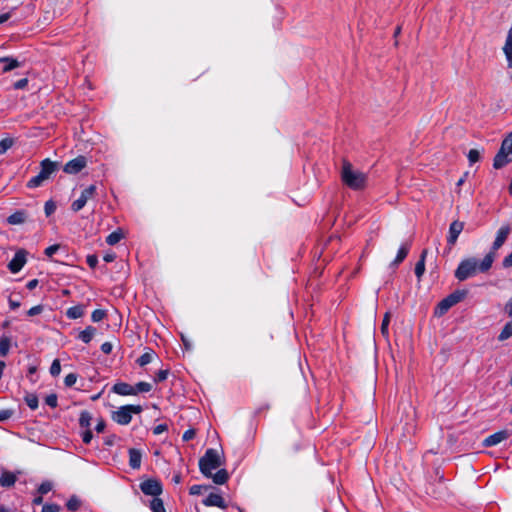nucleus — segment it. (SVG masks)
Here are the masks:
<instances>
[{"mask_svg": "<svg viewBox=\"0 0 512 512\" xmlns=\"http://www.w3.org/2000/svg\"><path fill=\"white\" fill-rule=\"evenodd\" d=\"M105 427H106V423L105 421L101 418L98 420L97 424H96V427H95V430L98 432V433H102L104 432L105 430Z\"/></svg>", "mask_w": 512, "mask_h": 512, "instance_id": "obj_57", "label": "nucleus"}, {"mask_svg": "<svg viewBox=\"0 0 512 512\" xmlns=\"http://www.w3.org/2000/svg\"><path fill=\"white\" fill-rule=\"evenodd\" d=\"M512 337V322H508L503 327L502 331L500 332L498 339L500 341H504Z\"/></svg>", "mask_w": 512, "mask_h": 512, "instance_id": "obj_30", "label": "nucleus"}, {"mask_svg": "<svg viewBox=\"0 0 512 512\" xmlns=\"http://www.w3.org/2000/svg\"><path fill=\"white\" fill-rule=\"evenodd\" d=\"M44 210H45V214L46 216H50L51 214H53L56 210V205L53 201L49 200L45 203V206H44Z\"/></svg>", "mask_w": 512, "mask_h": 512, "instance_id": "obj_45", "label": "nucleus"}, {"mask_svg": "<svg viewBox=\"0 0 512 512\" xmlns=\"http://www.w3.org/2000/svg\"><path fill=\"white\" fill-rule=\"evenodd\" d=\"M60 249V245L59 244H54V245H51L49 247H47L45 249V255L47 257H52L58 250Z\"/></svg>", "mask_w": 512, "mask_h": 512, "instance_id": "obj_46", "label": "nucleus"}, {"mask_svg": "<svg viewBox=\"0 0 512 512\" xmlns=\"http://www.w3.org/2000/svg\"><path fill=\"white\" fill-rule=\"evenodd\" d=\"M26 263V252L19 250L15 253L13 259L8 263V268L12 273H18Z\"/></svg>", "mask_w": 512, "mask_h": 512, "instance_id": "obj_12", "label": "nucleus"}, {"mask_svg": "<svg viewBox=\"0 0 512 512\" xmlns=\"http://www.w3.org/2000/svg\"><path fill=\"white\" fill-rule=\"evenodd\" d=\"M95 193H96V186L95 185L88 186L87 188H85L82 191L80 197L78 199H76L75 201H73V203L71 205V209L74 212L80 211L86 205L88 200H90L94 197Z\"/></svg>", "mask_w": 512, "mask_h": 512, "instance_id": "obj_8", "label": "nucleus"}, {"mask_svg": "<svg viewBox=\"0 0 512 512\" xmlns=\"http://www.w3.org/2000/svg\"><path fill=\"white\" fill-rule=\"evenodd\" d=\"M52 490V483L49 481L42 482L38 487V493L41 495L47 494Z\"/></svg>", "mask_w": 512, "mask_h": 512, "instance_id": "obj_39", "label": "nucleus"}, {"mask_svg": "<svg viewBox=\"0 0 512 512\" xmlns=\"http://www.w3.org/2000/svg\"><path fill=\"white\" fill-rule=\"evenodd\" d=\"M112 344L110 342H104L102 345H101V351L104 353V354H110L111 351H112Z\"/></svg>", "mask_w": 512, "mask_h": 512, "instance_id": "obj_56", "label": "nucleus"}, {"mask_svg": "<svg viewBox=\"0 0 512 512\" xmlns=\"http://www.w3.org/2000/svg\"><path fill=\"white\" fill-rule=\"evenodd\" d=\"M341 178L343 183L353 190L363 189L367 183L366 174L354 170L352 165L347 161L343 162Z\"/></svg>", "mask_w": 512, "mask_h": 512, "instance_id": "obj_2", "label": "nucleus"}, {"mask_svg": "<svg viewBox=\"0 0 512 512\" xmlns=\"http://www.w3.org/2000/svg\"><path fill=\"white\" fill-rule=\"evenodd\" d=\"M42 311H43V306L42 305H37V306H34V307L30 308L28 310L27 314L29 316H35V315L40 314Z\"/></svg>", "mask_w": 512, "mask_h": 512, "instance_id": "obj_53", "label": "nucleus"}, {"mask_svg": "<svg viewBox=\"0 0 512 512\" xmlns=\"http://www.w3.org/2000/svg\"><path fill=\"white\" fill-rule=\"evenodd\" d=\"M213 482L218 485H222L227 482L229 474L226 469H219L215 474L212 473Z\"/></svg>", "mask_w": 512, "mask_h": 512, "instance_id": "obj_24", "label": "nucleus"}, {"mask_svg": "<svg viewBox=\"0 0 512 512\" xmlns=\"http://www.w3.org/2000/svg\"><path fill=\"white\" fill-rule=\"evenodd\" d=\"M154 356H155V352L153 350H149V351L143 353L137 359V363H138L139 366L143 367V366L149 364L150 362H152Z\"/></svg>", "mask_w": 512, "mask_h": 512, "instance_id": "obj_26", "label": "nucleus"}, {"mask_svg": "<svg viewBox=\"0 0 512 512\" xmlns=\"http://www.w3.org/2000/svg\"><path fill=\"white\" fill-rule=\"evenodd\" d=\"M427 255V250H423L420 256L419 261L415 265V275L417 278H421L425 272V258Z\"/></svg>", "mask_w": 512, "mask_h": 512, "instance_id": "obj_25", "label": "nucleus"}, {"mask_svg": "<svg viewBox=\"0 0 512 512\" xmlns=\"http://www.w3.org/2000/svg\"><path fill=\"white\" fill-rule=\"evenodd\" d=\"M28 213L25 210H17L7 218L10 225H21L26 222Z\"/></svg>", "mask_w": 512, "mask_h": 512, "instance_id": "obj_17", "label": "nucleus"}, {"mask_svg": "<svg viewBox=\"0 0 512 512\" xmlns=\"http://www.w3.org/2000/svg\"><path fill=\"white\" fill-rule=\"evenodd\" d=\"M123 238V234L120 230L114 231L111 234H109L106 238V242L109 245H115L117 244L121 239Z\"/></svg>", "mask_w": 512, "mask_h": 512, "instance_id": "obj_32", "label": "nucleus"}, {"mask_svg": "<svg viewBox=\"0 0 512 512\" xmlns=\"http://www.w3.org/2000/svg\"><path fill=\"white\" fill-rule=\"evenodd\" d=\"M96 333V328L92 326L86 327L83 331H81L78 335V339L84 343H89Z\"/></svg>", "mask_w": 512, "mask_h": 512, "instance_id": "obj_23", "label": "nucleus"}, {"mask_svg": "<svg viewBox=\"0 0 512 512\" xmlns=\"http://www.w3.org/2000/svg\"><path fill=\"white\" fill-rule=\"evenodd\" d=\"M480 159V152L477 149H471L468 152V160L469 163L472 165L476 162H478Z\"/></svg>", "mask_w": 512, "mask_h": 512, "instance_id": "obj_40", "label": "nucleus"}, {"mask_svg": "<svg viewBox=\"0 0 512 512\" xmlns=\"http://www.w3.org/2000/svg\"><path fill=\"white\" fill-rule=\"evenodd\" d=\"M168 374H169L168 369L159 370L155 375V378H154L155 382H162V381L166 380L168 377Z\"/></svg>", "mask_w": 512, "mask_h": 512, "instance_id": "obj_43", "label": "nucleus"}, {"mask_svg": "<svg viewBox=\"0 0 512 512\" xmlns=\"http://www.w3.org/2000/svg\"><path fill=\"white\" fill-rule=\"evenodd\" d=\"M92 438H93V434H92L91 430L87 428V430L84 431L82 434V441L85 444H89L91 442Z\"/></svg>", "mask_w": 512, "mask_h": 512, "instance_id": "obj_52", "label": "nucleus"}, {"mask_svg": "<svg viewBox=\"0 0 512 512\" xmlns=\"http://www.w3.org/2000/svg\"><path fill=\"white\" fill-rule=\"evenodd\" d=\"M202 503L207 507L216 506L221 509L227 508L224 498L216 493H210L205 499H203Z\"/></svg>", "mask_w": 512, "mask_h": 512, "instance_id": "obj_15", "label": "nucleus"}, {"mask_svg": "<svg viewBox=\"0 0 512 512\" xmlns=\"http://www.w3.org/2000/svg\"><path fill=\"white\" fill-rule=\"evenodd\" d=\"M410 247H411L410 242H405L400 246V248L397 252L396 258L393 261L394 265L400 264L407 257Z\"/></svg>", "mask_w": 512, "mask_h": 512, "instance_id": "obj_20", "label": "nucleus"}, {"mask_svg": "<svg viewBox=\"0 0 512 512\" xmlns=\"http://www.w3.org/2000/svg\"><path fill=\"white\" fill-rule=\"evenodd\" d=\"M152 385L148 382H139L134 386L135 395L138 393H146L151 391Z\"/></svg>", "mask_w": 512, "mask_h": 512, "instance_id": "obj_34", "label": "nucleus"}, {"mask_svg": "<svg viewBox=\"0 0 512 512\" xmlns=\"http://www.w3.org/2000/svg\"><path fill=\"white\" fill-rule=\"evenodd\" d=\"M17 477L14 473L4 471L0 476V485L2 487H11L15 484Z\"/></svg>", "mask_w": 512, "mask_h": 512, "instance_id": "obj_21", "label": "nucleus"}, {"mask_svg": "<svg viewBox=\"0 0 512 512\" xmlns=\"http://www.w3.org/2000/svg\"><path fill=\"white\" fill-rule=\"evenodd\" d=\"M77 381V375L75 373H70L68 375H66L65 379H64V384L67 386V387H72Z\"/></svg>", "mask_w": 512, "mask_h": 512, "instance_id": "obj_44", "label": "nucleus"}, {"mask_svg": "<svg viewBox=\"0 0 512 512\" xmlns=\"http://www.w3.org/2000/svg\"><path fill=\"white\" fill-rule=\"evenodd\" d=\"M0 63H5V66L3 67V72H9L15 68L20 67V62L17 59L11 58V57H1Z\"/></svg>", "mask_w": 512, "mask_h": 512, "instance_id": "obj_22", "label": "nucleus"}, {"mask_svg": "<svg viewBox=\"0 0 512 512\" xmlns=\"http://www.w3.org/2000/svg\"><path fill=\"white\" fill-rule=\"evenodd\" d=\"M149 506L152 512H166L163 501L158 497H154Z\"/></svg>", "mask_w": 512, "mask_h": 512, "instance_id": "obj_27", "label": "nucleus"}, {"mask_svg": "<svg viewBox=\"0 0 512 512\" xmlns=\"http://www.w3.org/2000/svg\"><path fill=\"white\" fill-rule=\"evenodd\" d=\"M494 259L495 256L493 252L486 254L483 260L480 262L474 257L467 258L461 261L458 265L455 271V277L459 281H464L476 275L477 272H487L491 268Z\"/></svg>", "mask_w": 512, "mask_h": 512, "instance_id": "obj_1", "label": "nucleus"}, {"mask_svg": "<svg viewBox=\"0 0 512 512\" xmlns=\"http://www.w3.org/2000/svg\"><path fill=\"white\" fill-rule=\"evenodd\" d=\"M512 162V131L502 141L500 150L493 160V167L500 169Z\"/></svg>", "mask_w": 512, "mask_h": 512, "instance_id": "obj_4", "label": "nucleus"}, {"mask_svg": "<svg viewBox=\"0 0 512 512\" xmlns=\"http://www.w3.org/2000/svg\"><path fill=\"white\" fill-rule=\"evenodd\" d=\"M389 323H390V314L386 313L384 315V318H383L382 324H381V333L386 338L389 336V329H388Z\"/></svg>", "mask_w": 512, "mask_h": 512, "instance_id": "obj_35", "label": "nucleus"}, {"mask_svg": "<svg viewBox=\"0 0 512 512\" xmlns=\"http://www.w3.org/2000/svg\"><path fill=\"white\" fill-rule=\"evenodd\" d=\"M10 18V13H4L0 15V24L6 22Z\"/></svg>", "mask_w": 512, "mask_h": 512, "instance_id": "obj_63", "label": "nucleus"}, {"mask_svg": "<svg viewBox=\"0 0 512 512\" xmlns=\"http://www.w3.org/2000/svg\"><path fill=\"white\" fill-rule=\"evenodd\" d=\"M195 430L194 429H188L183 433L182 439L184 441H190L195 437Z\"/></svg>", "mask_w": 512, "mask_h": 512, "instance_id": "obj_51", "label": "nucleus"}, {"mask_svg": "<svg viewBox=\"0 0 512 512\" xmlns=\"http://www.w3.org/2000/svg\"><path fill=\"white\" fill-rule=\"evenodd\" d=\"M112 391L122 396L135 395L134 386L125 382H118L114 384V386L112 387Z\"/></svg>", "mask_w": 512, "mask_h": 512, "instance_id": "obj_16", "label": "nucleus"}, {"mask_svg": "<svg viewBox=\"0 0 512 512\" xmlns=\"http://www.w3.org/2000/svg\"><path fill=\"white\" fill-rule=\"evenodd\" d=\"M13 145V140L11 138H5L0 141V155H3L10 149Z\"/></svg>", "mask_w": 512, "mask_h": 512, "instance_id": "obj_37", "label": "nucleus"}, {"mask_svg": "<svg viewBox=\"0 0 512 512\" xmlns=\"http://www.w3.org/2000/svg\"><path fill=\"white\" fill-rule=\"evenodd\" d=\"M37 285H38V280H37V279H32V280H30V281L27 283V288H28L29 290H32V289H34Z\"/></svg>", "mask_w": 512, "mask_h": 512, "instance_id": "obj_61", "label": "nucleus"}, {"mask_svg": "<svg viewBox=\"0 0 512 512\" xmlns=\"http://www.w3.org/2000/svg\"><path fill=\"white\" fill-rule=\"evenodd\" d=\"M140 489L145 495L159 496L162 491V484L157 479H147L140 484Z\"/></svg>", "mask_w": 512, "mask_h": 512, "instance_id": "obj_9", "label": "nucleus"}, {"mask_svg": "<svg viewBox=\"0 0 512 512\" xmlns=\"http://www.w3.org/2000/svg\"><path fill=\"white\" fill-rule=\"evenodd\" d=\"M40 166V172L28 181L27 186L29 188H37L41 186L43 182L47 180L51 176V174H53L56 171L57 163L52 162L50 159L47 158L41 162Z\"/></svg>", "mask_w": 512, "mask_h": 512, "instance_id": "obj_5", "label": "nucleus"}, {"mask_svg": "<svg viewBox=\"0 0 512 512\" xmlns=\"http://www.w3.org/2000/svg\"><path fill=\"white\" fill-rule=\"evenodd\" d=\"M511 230L512 228L509 224L500 227V229L497 231L496 238L492 244L490 252L495 254V252L503 246L509 234L511 233Z\"/></svg>", "mask_w": 512, "mask_h": 512, "instance_id": "obj_10", "label": "nucleus"}, {"mask_svg": "<svg viewBox=\"0 0 512 512\" xmlns=\"http://www.w3.org/2000/svg\"><path fill=\"white\" fill-rule=\"evenodd\" d=\"M12 412L8 410H0V421L7 420L11 417Z\"/></svg>", "mask_w": 512, "mask_h": 512, "instance_id": "obj_58", "label": "nucleus"}, {"mask_svg": "<svg viewBox=\"0 0 512 512\" xmlns=\"http://www.w3.org/2000/svg\"><path fill=\"white\" fill-rule=\"evenodd\" d=\"M28 85V79L23 78L16 81L13 86L15 89H24Z\"/></svg>", "mask_w": 512, "mask_h": 512, "instance_id": "obj_54", "label": "nucleus"}, {"mask_svg": "<svg viewBox=\"0 0 512 512\" xmlns=\"http://www.w3.org/2000/svg\"><path fill=\"white\" fill-rule=\"evenodd\" d=\"M10 347V340L7 337L0 338V355L6 356Z\"/></svg>", "mask_w": 512, "mask_h": 512, "instance_id": "obj_36", "label": "nucleus"}, {"mask_svg": "<svg viewBox=\"0 0 512 512\" xmlns=\"http://www.w3.org/2000/svg\"><path fill=\"white\" fill-rule=\"evenodd\" d=\"M25 402L27 406L32 410L38 408V397L33 393H29L25 396Z\"/></svg>", "mask_w": 512, "mask_h": 512, "instance_id": "obj_33", "label": "nucleus"}, {"mask_svg": "<svg viewBox=\"0 0 512 512\" xmlns=\"http://www.w3.org/2000/svg\"><path fill=\"white\" fill-rule=\"evenodd\" d=\"M168 430L167 424H159L153 428L154 435H160Z\"/></svg>", "mask_w": 512, "mask_h": 512, "instance_id": "obj_49", "label": "nucleus"}, {"mask_svg": "<svg viewBox=\"0 0 512 512\" xmlns=\"http://www.w3.org/2000/svg\"><path fill=\"white\" fill-rule=\"evenodd\" d=\"M61 372V365H60V361L58 359H55L52 364H51V367H50V374L52 376H58Z\"/></svg>", "mask_w": 512, "mask_h": 512, "instance_id": "obj_41", "label": "nucleus"}, {"mask_svg": "<svg viewBox=\"0 0 512 512\" xmlns=\"http://www.w3.org/2000/svg\"><path fill=\"white\" fill-rule=\"evenodd\" d=\"M502 265L504 268L512 267V252L503 259Z\"/></svg>", "mask_w": 512, "mask_h": 512, "instance_id": "obj_55", "label": "nucleus"}, {"mask_svg": "<svg viewBox=\"0 0 512 512\" xmlns=\"http://www.w3.org/2000/svg\"><path fill=\"white\" fill-rule=\"evenodd\" d=\"M142 454L140 450L131 448L129 449V465L132 469H139L141 466Z\"/></svg>", "mask_w": 512, "mask_h": 512, "instance_id": "obj_18", "label": "nucleus"}, {"mask_svg": "<svg viewBox=\"0 0 512 512\" xmlns=\"http://www.w3.org/2000/svg\"><path fill=\"white\" fill-rule=\"evenodd\" d=\"M9 306H10L11 309L15 310V309L20 307V302L19 301H15L13 299H9Z\"/></svg>", "mask_w": 512, "mask_h": 512, "instance_id": "obj_60", "label": "nucleus"}, {"mask_svg": "<svg viewBox=\"0 0 512 512\" xmlns=\"http://www.w3.org/2000/svg\"><path fill=\"white\" fill-rule=\"evenodd\" d=\"M116 258V255L114 253H107L104 255L103 259L105 262H112Z\"/></svg>", "mask_w": 512, "mask_h": 512, "instance_id": "obj_59", "label": "nucleus"}, {"mask_svg": "<svg viewBox=\"0 0 512 512\" xmlns=\"http://www.w3.org/2000/svg\"><path fill=\"white\" fill-rule=\"evenodd\" d=\"M466 296L465 291H454L444 299H442L435 308L434 314L436 316H443L451 307L459 303Z\"/></svg>", "mask_w": 512, "mask_h": 512, "instance_id": "obj_7", "label": "nucleus"}, {"mask_svg": "<svg viewBox=\"0 0 512 512\" xmlns=\"http://www.w3.org/2000/svg\"><path fill=\"white\" fill-rule=\"evenodd\" d=\"M505 309L508 315L512 317V298L507 302Z\"/></svg>", "mask_w": 512, "mask_h": 512, "instance_id": "obj_62", "label": "nucleus"}, {"mask_svg": "<svg viewBox=\"0 0 512 512\" xmlns=\"http://www.w3.org/2000/svg\"><path fill=\"white\" fill-rule=\"evenodd\" d=\"M140 405H125L118 408L112 413V420L120 425H128L132 420L133 414H140L142 412Z\"/></svg>", "mask_w": 512, "mask_h": 512, "instance_id": "obj_6", "label": "nucleus"}, {"mask_svg": "<svg viewBox=\"0 0 512 512\" xmlns=\"http://www.w3.org/2000/svg\"><path fill=\"white\" fill-rule=\"evenodd\" d=\"M206 487L205 486H202V485H193L190 487L189 489V493L191 495H199L202 493V490L205 489Z\"/></svg>", "mask_w": 512, "mask_h": 512, "instance_id": "obj_50", "label": "nucleus"}, {"mask_svg": "<svg viewBox=\"0 0 512 512\" xmlns=\"http://www.w3.org/2000/svg\"><path fill=\"white\" fill-rule=\"evenodd\" d=\"M42 502H43V497H42V495H41V494H40V496L35 497V498L33 499V504H34V505H40V504H42Z\"/></svg>", "mask_w": 512, "mask_h": 512, "instance_id": "obj_64", "label": "nucleus"}, {"mask_svg": "<svg viewBox=\"0 0 512 512\" xmlns=\"http://www.w3.org/2000/svg\"><path fill=\"white\" fill-rule=\"evenodd\" d=\"M224 464L220 453L215 449H207L199 460V469L205 477H211L212 471Z\"/></svg>", "mask_w": 512, "mask_h": 512, "instance_id": "obj_3", "label": "nucleus"}, {"mask_svg": "<svg viewBox=\"0 0 512 512\" xmlns=\"http://www.w3.org/2000/svg\"><path fill=\"white\" fill-rule=\"evenodd\" d=\"M503 51L506 55L508 66L512 68V28L508 31Z\"/></svg>", "mask_w": 512, "mask_h": 512, "instance_id": "obj_19", "label": "nucleus"}, {"mask_svg": "<svg viewBox=\"0 0 512 512\" xmlns=\"http://www.w3.org/2000/svg\"><path fill=\"white\" fill-rule=\"evenodd\" d=\"M80 506H81V501L75 495L71 496L66 503L67 509L71 512L77 511L80 508Z\"/></svg>", "mask_w": 512, "mask_h": 512, "instance_id": "obj_29", "label": "nucleus"}, {"mask_svg": "<svg viewBox=\"0 0 512 512\" xmlns=\"http://www.w3.org/2000/svg\"><path fill=\"white\" fill-rule=\"evenodd\" d=\"M86 262L90 268L94 269L98 264V258L96 255H88L86 258Z\"/></svg>", "mask_w": 512, "mask_h": 512, "instance_id": "obj_48", "label": "nucleus"}, {"mask_svg": "<svg viewBox=\"0 0 512 512\" xmlns=\"http://www.w3.org/2000/svg\"><path fill=\"white\" fill-rule=\"evenodd\" d=\"M83 314H84V310L81 306L70 307L66 312L67 317L70 319L80 318L83 316Z\"/></svg>", "mask_w": 512, "mask_h": 512, "instance_id": "obj_28", "label": "nucleus"}, {"mask_svg": "<svg viewBox=\"0 0 512 512\" xmlns=\"http://www.w3.org/2000/svg\"><path fill=\"white\" fill-rule=\"evenodd\" d=\"M87 164L86 158L84 156H78L70 161H68L63 170L68 174H77L83 168H85Z\"/></svg>", "mask_w": 512, "mask_h": 512, "instance_id": "obj_11", "label": "nucleus"}, {"mask_svg": "<svg viewBox=\"0 0 512 512\" xmlns=\"http://www.w3.org/2000/svg\"><path fill=\"white\" fill-rule=\"evenodd\" d=\"M60 507L57 504H45L42 507V512H59Z\"/></svg>", "mask_w": 512, "mask_h": 512, "instance_id": "obj_47", "label": "nucleus"}, {"mask_svg": "<svg viewBox=\"0 0 512 512\" xmlns=\"http://www.w3.org/2000/svg\"><path fill=\"white\" fill-rule=\"evenodd\" d=\"M106 316V312L101 309H96L92 312L91 319L93 322H99L103 320Z\"/></svg>", "mask_w": 512, "mask_h": 512, "instance_id": "obj_38", "label": "nucleus"}, {"mask_svg": "<svg viewBox=\"0 0 512 512\" xmlns=\"http://www.w3.org/2000/svg\"><path fill=\"white\" fill-rule=\"evenodd\" d=\"M45 403L51 408H56L58 404L57 395L52 393L45 397Z\"/></svg>", "mask_w": 512, "mask_h": 512, "instance_id": "obj_42", "label": "nucleus"}, {"mask_svg": "<svg viewBox=\"0 0 512 512\" xmlns=\"http://www.w3.org/2000/svg\"><path fill=\"white\" fill-rule=\"evenodd\" d=\"M464 228V223L460 221H453L449 227V234L447 237V243L450 248L456 243L458 236Z\"/></svg>", "mask_w": 512, "mask_h": 512, "instance_id": "obj_14", "label": "nucleus"}, {"mask_svg": "<svg viewBox=\"0 0 512 512\" xmlns=\"http://www.w3.org/2000/svg\"><path fill=\"white\" fill-rule=\"evenodd\" d=\"M92 416L88 411H82L79 418V425L82 428H89L91 425Z\"/></svg>", "mask_w": 512, "mask_h": 512, "instance_id": "obj_31", "label": "nucleus"}, {"mask_svg": "<svg viewBox=\"0 0 512 512\" xmlns=\"http://www.w3.org/2000/svg\"><path fill=\"white\" fill-rule=\"evenodd\" d=\"M509 435H510V433L507 430H500V431L488 436L487 438H485L483 441V446H485V447L496 446L499 443L508 439Z\"/></svg>", "mask_w": 512, "mask_h": 512, "instance_id": "obj_13", "label": "nucleus"}]
</instances>
